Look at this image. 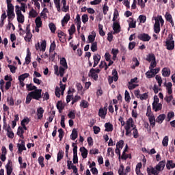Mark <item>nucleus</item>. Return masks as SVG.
I'll use <instances>...</instances> for the list:
<instances>
[{
    "instance_id": "obj_1",
    "label": "nucleus",
    "mask_w": 175,
    "mask_h": 175,
    "mask_svg": "<svg viewBox=\"0 0 175 175\" xmlns=\"http://www.w3.org/2000/svg\"><path fill=\"white\" fill-rule=\"evenodd\" d=\"M60 66L58 67L57 65L54 66V70L55 74L57 75V76H60V77H64V75L65 74V70L68 69V63L66 62V59L65 57H62L60 59Z\"/></svg>"
},
{
    "instance_id": "obj_2",
    "label": "nucleus",
    "mask_w": 175,
    "mask_h": 175,
    "mask_svg": "<svg viewBox=\"0 0 175 175\" xmlns=\"http://www.w3.org/2000/svg\"><path fill=\"white\" fill-rule=\"evenodd\" d=\"M165 165H166V161H161L154 167H151L150 168H148L147 171L149 173H152V174L158 175L159 174V172H162L165 169Z\"/></svg>"
},
{
    "instance_id": "obj_3",
    "label": "nucleus",
    "mask_w": 175,
    "mask_h": 175,
    "mask_svg": "<svg viewBox=\"0 0 175 175\" xmlns=\"http://www.w3.org/2000/svg\"><path fill=\"white\" fill-rule=\"evenodd\" d=\"M152 20H154L155 21L154 25V31L155 33H159V32H161V27L163 25L165 21L161 15L153 17Z\"/></svg>"
},
{
    "instance_id": "obj_4",
    "label": "nucleus",
    "mask_w": 175,
    "mask_h": 175,
    "mask_svg": "<svg viewBox=\"0 0 175 175\" xmlns=\"http://www.w3.org/2000/svg\"><path fill=\"white\" fill-rule=\"evenodd\" d=\"M136 128V125H135V122L132 118H129L125 122L124 129L126 131V135L131 136L132 133V131Z\"/></svg>"
},
{
    "instance_id": "obj_5",
    "label": "nucleus",
    "mask_w": 175,
    "mask_h": 175,
    "mask_svg": "<svg viewBox=\"0 0 175 175\" xmlns=\"http://www.w3.org/2000/svg\"><path fill=\"white\" fill-rule=\"evenodd\" d=\"M54 3L58 12H61V4L63 6V12H66L69 10V7L66 6V0H62V2L60 0H54Z\"/></svg>"
},
{
    "instance_id": "obj_6",
    "label": "nucleus",
    "mask_w": 175,
    "mask_h": 175,
    "mask_svg": "<svg viewBox=\"0 0 175 175\" xmlns=\"http://www.w3.org/2000/svg\"><path fill=\"white\" fill-rule=\"evenodd\" d=\"M15 12H16V18L18 24H24V21H25V17L21 12V11H20L19 5L15 6Z\"/></svg>"
},
{
    "instance_id": "obj_7",
    "label": "nucleus",
    "mask_w": 175,
    "mask_h": 175,
    "mask_svg": "<svg viewBox=\"0 0 175 175\" xmlns=\"http://www.w3.org/2000/svg\"><path fill=\"white\" fill-rule=\"evenodd\" d=\"M66 88V85L62 83V81L59 83V87L57 86L55 89V94L57 98H59L61 95H64V92Z\"/></svg>"
},
{
    "instance_id": "obj_8",
    "label": "nucleus",
    "mask_w": 175,
    "mask_h": 175,
    "mask_svg": "<svg viewBox=\"0 0 175 175\" xmlns=\"http://www.w3.org/2000/svg\"><path fill=\"white\" fill-rule=\"evenodd\" d=\"M7 16L8 18V23L13 21L14 17H16V14H14V7H7Z\"/></svg>"
},
{
    "instance_id": "obj_9",
    "label": "nucleus",
    "mask_w": 175,
    "mask_h": 175,
    "mask_svg": "<svg viewBox=\"0 0 175 175\" xmlns=\"http://www.w3.org/2000/svg\"><path fill=\"white\" fill-rule=\"evenodd\" d=\"M165 46L167 50H173L174 49V40H173V37L171 35L167 38Z\"/></svg>"
},
{
    "instance_id": "obj_10",
    "label": "nucleus",
    "mask_w": 175,
    "mask_h": 175,
    "mask_svg": "<svg viewBox=\"0 0 175 175\" xmlns=\"http://www.w3.org/2000/svg\"><path fill=\"white\" fill-rule=\"evenodd\" d=\"M100 72V70L98 68H92L90 70L89 72V77H92V79H94L95 80V81H96L98 80V74Z\"/></svg>"
},
{
    "instance_id": "obj_11",
    "label": "nucleus",
    "mask_w": 175,
    "mask_h": 175,
    "mask_svg": "<svg viewBox=\"0 0 175 175\" xmlns=\"http://www.w3.org/2000/svg\"><path fill=\"white\" fill-rule=\"evenodd\" d=\"M30 94H31V96L33 99L36 100H39L40 98H42V90L41 89H37L33 92H31Z\"/></svg>"
},
{
    "instance_id": "obj_12",
    "label": "nucleus",
    "mask_w": 175,
    "mask_h": 175,
    "mask_svg": "<svg viewBox=\"0 0 175 175\" xmlns=\"http://www.w3.org/2000/svg\"><path fill=\"white\" fill-rule=\"evenodd\" d=\"M18 154H22L23 151L27 150L25 148V142L23 140H19V143L17 144Z\"/></svg>"
},
{
    "instance_id": "obj_13",
    "label": "nucleus",
    "mask_w": 175,
    "mask_h": 175,
    "mask_svg": "<svg viewBox=\"0 0 175 175\" xmlns=\"http://www.w3.org/2000/svg\"><path fill=\"white\" fill-rule=\"evenodd\" d=\"M35 23H36L35 31L36 32H39L40 31L39 28H42V25H43V23L42 22V18L40 16H38L35 20Z\"/></svg>"
},
{
    "instance_id": "obj_14",
    "label": "nucleus",
    "mask_w": 175,
    "mask_h": 175,
    "mask_svg": "<svg viewBox=\"0 0 175 175\" xmlns=\"http://www.w3.org/2000/svg\"><path fill=\"white\" fill-rule=\"evenodd\" d=\"M5 169L7 172V175H12V173L13 172V163L11 161V160L8 161V163L5 165Z\"/></svg>"
},
{
    "instance_id": "obj_15",
    "label": "nucleus",
    "mask_w": 175,
    "mask_h": 175,
    "mask_svg": "<svg viewBox=\"0 0 175 175\" xmlns=\"http://www.w3.org/2000/svg\"><path fill=\"white\" fill-rule=\"evenodd\" d=\"M31 39H32V33H31L29 25H27L26 27V36L25 37V40L26 42H31Z\"/></svg>"
},
{
    "instance_id": "obj_16",
    "label": "nucleus",
    "mask_w": 175,
    "mask_h": 175,
    "mask_svg": "<svg viewBox=\"0 0 175 175\" xmlns=\"http://www.w3.org/2000/svg\"><path fill=\"white\" fill-rule=\"evenodd\" d=\"M95 38H96V33L93 31L88 37L87 43H94L95 42Z\"/></svg>"
},
{
    "instance_id": "obj_17",
    "label": "nucleus",
    "mask_w": 175,
    "mask_h": 175,
    "mask_svg": "<svg viewBox=\"0 0 175 175\" xmlns=\"http://www.w3.org/2000/svg\"><path fill=\"white\" fill-rule=\"evenodd\" d=\"M138 39H140V40H142L143 42H149L151 37L147 33H141L138 35Z\"/></svg>"
},
{
    "instance_id": "obj_18",
    "label": "nucleus",
    "mask_w": 175,
    "mask_h": 175,
    "mask_svg": "<svg viewBox=\"0 0 175 175\" xmlns=\"http://www.w3.org/2000/svg\"><path fill=\"white\" fill-rule=\"evenodd\" d=\"M164 85L166 88L168 95H172V94H173V89H172V87H173V84L171 82H165L164 83Z\"/></svg>"
},
{
    "instance_id": "obj_19",
    "label": "nucleus",
    "mask_w": 175,
    "mask_h": 175,
    "mask_svg": "<svg viewBox=\"0 0 175 175\" xmlns=\"http://www.w3.org/2000/svg\"><path fill=\"white\" fill-rule=\"evenodd\" d=\"M113 29L114 31L113 33H120L121 32V27L118 21L113 22Z\"/></svg>"
},
{
    "instance_id": "obj_20",
    "label": "nucleus",
    "mask_w": 175,
    "mask_h": 175,
    "mask_svg": "<svg viewBox=\"0 0 175 175\" xmlns=\"http://www.w3.org/2000/svg\"><path fill=\"white\" fill-rule=\"evenodd\" d=\"M75 23L77 24V31H80V28H81V18L80 17V14H77Z\"/></svg>"
},
{
    "instance_id": "obj_21",
    "label": "nucleus",
    "mask_w": 175,
    "mask_h": 175,
    "mask_svg": "<svg viewBox=\"0 0 175 175\" xmlns=\"http://www.w3.org/2000/svg\"><path fill=\"white\" fill-rule=\"evenodd\" d=\"M93 59H94L93 68H95L99 64V61H100V55L95 54L93 56Z\"/></svg>"
},
{
    "instance_id": "obj_22",
    "label": "nucleus",
    "mask_w": 175,
    "mask_h": 175,
    "mask_svg": "<svg viewBox=\"0 0 175 175\" xmlns=\"http://www.w3.org/2000/svg\"><path fill=\"white\" fill-rule=\"evenodd\" d=\"M106 114H107V108H100L98 111V116L101 118H105L106 117Z\"/></svg>"
},
{
    "instance_id": "obj_23",
    "label": "nucleus",
    "mask_w": 175,
    "mask_h": 175,
    "mask_svg": "<svg viewBox=\"0 0 175 175\" xmlns=\"http://www.w3.org/2000/svg\"><path fill=\"white\" fill-rule=\"evenodd\" d=\"M70 20V15L69 14H66L63 19L62 20V26L65 27L66 24H68V22Z\"/></svg>"
},
{
    "instance_id": "obj_24",
    "label": "nucleus",
    "mask_w": 175,
    "mask_h": 175,
    "mask_svg": "<svg viewBox=\"0 0 175 175\" xmlns=\"http://www.w3.org/2000/svg\"><path fill=\"white\" fill-rule=\"evenodd\" d=\"M73 151V163H78L79 159L77 157V146H75L72 149Z\"/></svg>"
},
{
    "instance_id": "obj_25",
    "label": "nucleus",
    "mask_w": 175,
    "mask_h": 175,
    "mask_svg": "<svg viewBox=\"0 0 175 175\" xmlns=\"http://www.w3.org/2000/svg\"><path fill=\"white\" fill-rule=\"evenodd\" d=\"M44 113V109L43 107H39L37 109V117L38 120H42L43 118V114Z\"/></svg>"
},
{
    "instance_id": "obj_26",
    "label": "nucleus",
    "mask_w": 175,
    "mask_h": 175,
    "mask_svg": "<svg viewBox=\"0 0 175 175\" xmlns=\"http://www.w3.org/2000/svg\"><path fill=\"white\" fill-rule=\"evenodd\" d=\"M5 131H7V136L9 137V139H13V137H14V133H13V131L10 126L5 129Z\"/></svg>"
},
{
    "instance_id": "obj_27",
    "label": "nucleus",
    "mask_w": 175,
    "mask_h": 175,
    "mask_svg": "<svg viewBox=\"0 0 175 175\" xmlns=\"http://www.w3.org/2000/svg\"><path fill=\"white\" fill-rule=\"evenodd\" d=\"M105 132H113V129H114V126L110 122L105 123Z\"/></svg>"
},
{
    "instance_id": "obj_28",
    "label": "nucleus",
    "mask_w": 175,
    "mask_h": 175,
    "mask_svg": "<svg viewBox=\"0 0 175 175\" xmlns=\"http://www.w3.org/2000/svg\"><path fill=\"white\" fill-rule=\"evenodd\" d=\"M24 131H25V129H24V126H19L17 130V135L18 136H20L21 139H24Z\"/></svg>"
},
{
    "instance_id": "obj_29",
    "label": "nucleus",
    "mask_w": 175,
    "mask_h": 175,
    "mask_svg": "<svg viewBox=\"0 0 175 175\" xmlns=\"http://www.w3.org/2000/svg\"><path fill=\"white\" fill-rule=\"evenodd\" d=\"M79 151L81 152L82 157L85 159L88 155V150L85 147H81Z\"/></svg>"
},
{
    "instance_id": "obj_30",
    "label": "nucleus",
    "mask_w": 175,
    "mask_h": 175,
    "mask_svg": "<svg viewBox=\"0 0 175 175\" xmlns=\"http://www.w3.org/2000/svg\"><path fill=\"white\" fill-rule=\"evenodd\" d=\"M166 167L168 170H170V169H174L175 163H174L172 160H168L166 163Z\"/></svg>"
},
{
    "instance_id": "obj_31",
    "label": "nucleus",
    "mask_w": 175,
    "mask_h": 175,
    "mask_svg": "<svg viewBox=\"0 0 175 175\" xmlns=\"http://www.w3.org/2000/svg\"><path fill=\"white\" fill-rule=\"evenodd\" d=\"M162 75L163 77H169L170 76V69L167 68H164L162 70Z\"/></svg>"
},
{
    "instance_id": "obj_32",
    "label": "nucleus",
    "mask_w": 175,
    "mask_h": 175,
    "mask_svg": "<svg viewBox=\"0 0 175 175\" xmlns=\"http://www.w3.org/2000/svg\"><path fill=\"white\" fill-rule=\"evenodd\" d=\"M29 124V118H25L21 121V126H23L25 131H27V126Z\"/></svg>"
},
{
    "instance_id": "obj_33",
    "label": "nucleus",
    "mask_w": 175,
    "mask_h": 175,
    "mask_svg": "<svg viewBox=\"0 0 175 175\" xmlns=\"http://www.w3.org/2000/svg\"><path fill=\"white\" fill-rule=\"evenodd\" d=\"M29 62H31V52L29 51V48L27 49V55L25 57V64L27 65L29 64Z\"/></svg>"
},
{
    "instance_id": "obj_34",
    "label": "nucleus",
    "mask_w": 175,
    "mask_h": 175,
    "mask_svg": "<svg viewBox=\"0 0 175 175\" xmlns=\"http://www.w3.org/2000/svg\"><path fill=\"white\" fill-rule=\"evenodd\" d=\"M165 118L166 115L161 114L157 117L156 122H158V124H162V122H163V121L165 120Z\"/></svg>"
},
{
    "instance_id": "obj_35",
    "label": "nucleus",
    "mask_w": 175,
    "mask_h": 175,
    "mask_svg": "<svg viewBox=\"0 0 175 175\" xmlns=\"http://www.w3.org/2000/svg\"><path fill=\"white\" fill-rule=\"evenodd\" d=\"M29 16L31 18H35V17L38 16V12H36V10H35V9L31 8V10L29 12Z\"/></svg>"
},
{
    "instance_id": "obj_36",
    "label": "nucleus",
    "mask_w": 175,
    "mask_h": 175,
    "mask_svg": "<svg viewBox=\"0 0 175 175\" xmlns=\"http://www.w3.org/2000/svg\"><path fill=\"white\" fill-rule=\"evenodd\" d=\"M152 109L154 111H159V110H162V104L159 103L157 104H153Z\"/></svg>"
},
{
    "instance_id": "obj_37",
    "label": "nucleus",
    "mask_w": 175,
    "mask_h": 175,
    "mask_svg": "<svg viewBox=\"0 0 175 175\" xmlns=\"http://www.w3.org/2000/svg\"><path fill=\"white\" fill-rule=\"evenodd\" d=\"M148 117V120H149L150 125L152 127L155 126V116L154 115H151Z\"/></svg>"
},
{
    "instance_id": "obj_38",
    "label": "nucleus",
    "mask_w": 175,
    "mask_h": 175,
    "mask_svg": "<svg viewBox=\"0 0 175 175\" xmlns=\"http://www.w3.org/2000/svg\"><path fill=\"white\" fill-rule=\"evenodd\" d=\"M77 136H78L77 130H76V129H74L70 135L71 140H76V139H77Z\"/></svg>"
},
{
    "instance_id": "obj_39",
    "label": "nucleus",
    "mask_w": 175,
    "mask_h": 175,
    "mask_svg": "<svg viewBox=\"0 0 175 175\" xmlns=\"http://www.w3.org/2000/svg\"><path fill=\"white\" fill-rule=\"evenodd\" d=\"M27 77H29V73H24L18 77V79L19 81H24V80H25V79H27Z\"/></svg>"
},
{
    "instance_id": "obj_40",
    "label": "nucleus",
    "mask_w": 175,
    "mask_h": 175,
    "mask_svg": "<svg viewBox=\"0 0 175 175\" xmlns=\"http://www.w3.org/2000/svg\"><path fill=\"white\" fill-rule=\"evenodd\" d=\"M40 3H42V0H31V3L38 10L40 9Z\"/></svg>"
},
{
    "instance_id": "obj_41",
    "label": "nucleus",
    "mask_w": 175,
    "mask_h": 175,
    "mask_svg": "<svg viewBox=\"0 0 175 175\" xmlns=\"http://www.w3.org/2000/svg\"><path fill=\"white\" fill-rule=\"evenodd\" d=\"M163 147H167L169 146V137L165 136L162 140Z\"/></svg>"
},
{
    "instance_id": "obj_42",
    "label": "nucleus",
    "mask_w": 175,
    "mask_h": 175,
    "mask_svg": "<svg viewBox=\"0 0 175 175\" xmlns=\"http://www.w3.org/2000/svg\"><path fill=\"white\" fill-rule=\"evenodd\" d=\"M26 88L27 91H33L34 90H38L36 86L33 85L32 83L26 84Z\"/></svg>"
},
{
    "instance_id": "obj_43",
    "label": "nucleus",
    "mask_w": 175,
    "mask_h": 175,
    "mask_svg": "<svg viewBox=\"0 0 175 175\" xmlns=\"http://www.w3.org/2000/svg\"><path fill=\"white\" fill-rule=\"evenodd\" d=\"M90 49L92 51H93V53H95V51H98V42H92Z\"/></svg>"
},
{
    "instance_id": "obj_44",
    "label": "nucleus",
    "mask_w": 175,
    "mask_h": 175,
    "mask_svg": "<svg viewBox=\"0 0 175 175\" xmlns=\"http://www.w3.org/2000/svg\"><path fill=\"white\" fill-rule=\"evenodd\" d=\"M49 27L52 33H55V31L57 30V27L53 23L49 24Z\"/></svg>"
},
{
    "instance_id": "obj_45",
    "label": "nucleus",
    "mask_w": 175,
    "mask_h": 175,
    "mask_svg": "<svg viewBox=\"0 0 175 175\" xmlns=\"http://www.w3.org/2000/svg\"><path fill=\"white\" fill-rule=\"evenodd\" d=\"M142 163H138L136 165L135 172L137 175H143L140 172V169H142Z\"/></svg>"
},
{
    "instance_id": "obj_46",
    "label": "nucleus",
    "mask_w": 175,
    "mask_h": 175,
    "mask_svg": "<svg viewBox=\"0 0 175 175\" xmlns=\"http://www.w3.org/2000/svg\"><path fill=\"white\" fill-rule=\"evenodd\" d=\"M138 3L137 5H139V6H140L141 9H144L146 8V3H147V1H146V0L143 1V0H137Z\"/></svg>"
},
{
    "instance_id": "obj_47",
    "label": "nucleus",
    "mask_w": 175,
    "mask_h": 175,
    "mask_svg": "<svg viewBox=\"0 0 175 175\" xmlns=\"http://www.w3.org/2000/svg\"><path fill=\"white\" fill-rule=\"evenodd\" d=\"M88 15L87 14H84L83 15H82L81 21L83 24H87V23H88Z\"/></svg>"
},
{
    "instance_id": "obj_48",
    "label": "nucleus",
    "mask_w": 175,
    "mask_h": 175,
    "mask_svg": "<svg viewBox=\"0 0 175 175\" xmlns=\"http://www.w3.org/2000/svg\"><path fill=\"white\" fill-rule=\"evenodd\" d=\"M112 75L113 76L112 77L113 78V81H117V80H118V72L116 69L112 70Z\"/></svg>"
},
{
    "instance_id": "obj_49",
    "label": "nucleus",
    "mask_w": 175,
    "mask_h": 175,
    "mask_svg": "<svg viewBox=\"0 0 175 175\" xmlns=\"http://www.w3.org/2000/svg\"><path fill=\"white\" fill-rule=\"evenodd\" d=\"M56 106H57V109H59V111L64 110V108L65 107V106L62 103V101H58Z\"/></svg>"
},
{
    "instance_id": "obj_50",
    "label": "nucleus",
    "mask_w": 175,
    "mask_h": 175,
    "mask_svg": "<svg viewBox=\"0 0 175 175\" xmlns=\"http://www.w3.org/2000/svg\"><path fill=\"white\" fill-rule=\"evenodd\" d=\"M119 51L117 49H111V54H113V59L116 60L117 58V54H118Z\"/></svg>"
},
{
    "instance_id": "obj_51",
    "label": "nucleus",
    "mask_w": 175,
    "mask_h": 175,
    "mask_svg": "<svg viewBox=\"0 0 175 175\" xmlns=\"http://www.w3.org/2000/svg\"><path fill=\"white\" fill-rule=\"evenodd\" d=\"M69 35H73L76 32V27L75 24L71 25L70 29H68Z\"/></svg>"
},
{
    "instance_id": "obj_52",
    "label": "nucleus",
    "mask_w": 175,
    "mask_h": 175,
    "mask_svg": "<svg viewBox=\"0 0 175 175\" xmlns=\"http://www.w3.org/2000/svg\"><path fill=\"white\" fill-rule=\"evenodd\" d=\"M155 79H156V81H157L158 84H159V87H162V83H163V80H162V77L159 75H156L155 76Z\"/></svg>"
},
{
    "instance_id": "obj_53",
    "label": "nucleus",
    "mask_w": 175,
    "mask_h": 175,
    "mask_svg": "<svg viewBox=\"0 0 175 175\" xmlns=\"http://www.w3.org/2000/svg\"><path fill=\"white\" fill-rule=\"evenodd\" d=\"M147 61H148V62H151L152 61H156L155 60V55L154 54H149L147 56Z\"/></svg>"
},
{
    "instance_id": "obj_54",
    "label": "nucleus",
    "mask_w": 175,
    "mask_h": 175,
    "mask_svg": "<svg viewBox=\"0 0 175 175\" xmlns=\"http://www.w3.org/2000/svg\"><path fill=\"white\" fill-rule=\"evenodd\" d=\"M124 147V140L121 139L116 144V148H120V150H122Z\"/></svg>"
},
{
    "instance_id": "obj_55",
    "label": "nucleus",
    "mask_w": 175,
    "mask_h": 175,
    "mask_svg": "<svg viewBox=\"0 0 175 175\" xmlns=\"http://www.w3.org/2000/svg\"><path fill=\"white\" fill-rule=\"evenodd\" d=\"M68 117L71 118V120H75L76 118V112L75 111H70L68 114Z\"/></svg>"
},
{
    "instance_id": "obj_56",
    "label": "nucleus",
    "mask_w": 175,
    "mask_h": 175,
    "mask_svg": "<svg viewBox=\"0 0 175 175\" xmlns=\"http://www.w3.org/2000/svg\"><path fill=\"white\" fill-rule=\"evenodd\" d=\"M64 158V151L59 150V152L57 153V162L59 161H61Z\"/></svg>"
},
{
    "instance_id": "obj_57",
    "label": "nucleus",
    "mask_w": 175,
    "mask_h": 175,
    "mask_svg": "<svg viewBox=\"0 0 175 175\" xmlns=\"http://www.w3.org/2000/svg\"><path fill=\"white\" fill-rule=\"evenodd\" d=\"M146 76L147 79H152V77H155V76L152 73V71H150V69L148 71H147L146 72Z\"/></svg>"
},
{
    "instance_id": "obj_58",
    "label": "nucleus",
    "mask_w": 175,
    "mask_h": 175,
    "mask_svg": "<svg viewBox=\"0 0 175 175\" xmlns=\"http://www.w3.org/2000/svg\"><path fill=\"white\" fill-rule=\"evenodd\" d=\"M80 106L81 107H83V109H85L88 107V102L85 100H82L80 103Z\"/></svg>"
},
{
    "instance_id": "obj_59",
    "label": "nucleus",
    "mask_w": 175,
    "mask_h": 175,
    "mask_svg": "<svg viewBox=\"0 0 175 175\" xmlns=\"http://www.w3.org/2000/svg\"><path fill=\"white\" fill-rule=\"evenodd\" d=\"M40 51H46V40H42L40 45Z\"/></svg>"
},
{
    "instance_id": "obj_60",
    "label": "nucleus",
    "mask_w": 175,
    "mask_h": 175,
    "mask_svg": "<svg viewBox=\"0 0 175 175\" xmlns=\"http://www.w3.org/2000/svg\"><path fill=\"white\" fill-rule=\"evenodd\" d=\"M32 99H33L32 97V94H31V92H29L26 97V103L27 105L31 103V100H32Z\"/></svg>"
},
{
    "instance_id": "obj_61",
    "label": "nucleus",
    "mask_w": 175,
    "mask_h": 175,
    "mask_svg": "<svg viewBox=\"0 0 175 175\" xmlns=\"http://www.w3.org/2000/svg\"><path fill=\"white\" fill-rule=\"evenodd\" d=\"M44 158L43 157L40 156L38 158V163L39 165H40L41 167H44Z\"/></svg>"
},
{
    "instance_id": "obj_62",
    "label": "nucleus",
    "mask_w": 175,
    "mask_h": 175,
    "mask_svg": "<svg viewBox=\"0 0 175 175\" xmlns=\"http://www.w3.org/2000/svg\"><path fill=\"white\" fill-rule=\"evenodd\" d=\"M165 18L169 23H172V21L173 20L172 15L169 12L165 13Z\"/></svg>"
},
{
    "instance_id": "obj_63",
    "label": "nucleus",
    "mask_w": 175,
    "mask_h": 175,
    "mask_svg": "<svg viewBox=\"0 0 175 175\" xmlns=\"http://www.w3.org/2000/svg\"><path fill=\"white\" fill-rule=\"evenodd\" d=\"M27 9V4L25 3H21L20 12H23L25 13V10Z\"/></svg>"
},
{
    "instance_id": "obj_64",
    "label": "nucleus",
    "mask_w": 175,
    "mask_h": 175,
    "mask_svg": "<svg viewBox=\"0 0 175 175\" xmlns=\"http://www.w3.org/2000/svg\"><path fill=\"white\" fill-rule=\"evenodd\" d=\"M107 154L109 157H114V151L113 150V148H108L107 149Z\"/></svg>"
}]
</instances>
